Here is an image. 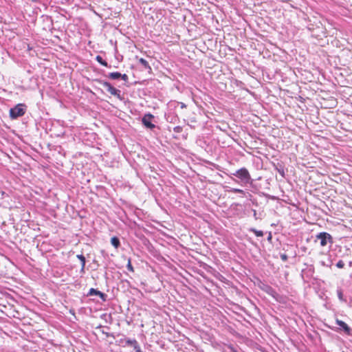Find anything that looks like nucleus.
Here are the masks:
<instances>
[{"label": "nucleus", "instance_id": "nucleus-1", "mask_svg": "<svg viewBox=\"0 0 352 352\" xmlns=\"http://www.w3.org/2000/svg\"><path fill=\"white\" fill-rule=\"evenodd\" d=\"M232 175L239 178L243 184H248L251 182V176L248 170L243 167L232 173Z\"/></svg>", "mask_w": 352, "mask_h": 352}, {"label": "nucleus", "instance_id": "nucleus-2", "mask_svg": "<svg viewBox=\"0 0 352 352\" xmlns=\"http://www.w3.org/2000/svg\"><path fill=\"white\" fill-rule=\"evenodd\" d=\"M25 113L24 105L23 104H18L14 107L10 109V116L12 119H16L19 117L23 116Z\"/></svg>", "mask_w": 352, "mask_h": 352}, {"label": "nucleus", "instance_id": "nucleus-3", "mask_svg": "<svg viewBox=\"0 0 352 352\" xmlns=\"http://www.w3.org/2000/svg\"><path fill=\"white\" fill-rule=\"evenodd\" d=\"M316 239L320 240V244L322 247H324L328 243H333V238L331 235L327 232H322L316 235Z\"/></svg>", "mask_w": 352, "mask_h": 352}, {"label": "nucleus", "instance_id": "nucleus-4", "mask_svg": "<svg viewBox=\"0 0 352 352\" xmlns=\"http://www.w3.org/2000/svg\"><path fill=\"white\" fill-rule=\"evenodd\" d=\"M103 87H104L111 95L117 97L119 99H121V91L119 89H117L114 87H113L110 82L104 81L102 82Z\"/></svg>", "mask_w": 352, "mask_h": 352}, {"label": "nucleus", "instance_id": "nucleus-5", "mask_svg": "<svg viewBox=\"0 0 352 352\" xmlns=\"http://www.w3.org/2000/svg\"><path fill=\"white\" fill-rule=\"evenodd\" d=\"M154 116L151 113L145 114L142 119V122L146 128L153 129L155 127V125L151 122Z\"/></svg>", "mask_w": 352, "mask_h": 352}, {"label": "nucleus", "instance_id": "nucleus-6", "mask_svg": "<svg viewBox=\"0 0 352 352\" xmlns=\"http://www.w3.org/2000/svg\"><path fill=\"white\" fill-rule=\"evenodd\" d=\"M336 323L340 327L342 330H343V331L346 335H351V329L348 326V324L346 322L339 319H336Z\"/></svg>", "mask_w": 352, "mask_h": 352}, {"label": "nucleus", "instance_id": "nucleus-7", "mask_svg": "<svg viewBox=\"0 0 352 352\" xmlns=\"http://www.w3.org/2000/svg\"><path fill=\"white\" fill-rule=\"evenodd\" d=\"M132 342H138V341L135 339H131V338H123V339H120L119 340L120 344H121L123 347L131 346L134 349L133 344H130L131 342L132 343Z\"/></svg>", "mask_w": 352, "mask_h": 352}, {"label": "nucleus", "instance_id": "nucleus-8", "mask_svg": "<svg viewBox=\"0 0 352 352\" xmlns=\"http://www.w3.org/2000/svg\"><path fill=\"white\" fill-rule=\"evenodd\" d=\"M89 296H98L104 301L106 300V294L96 289L91 288L88 292Z\"/></svg>", "mask_w": 352, "mask_h": 352}, {"label": "nucleus", "instance_id": "nucleus-9", "mask_svg": "<svg viewBox=\"0 0 352 352\" xmlns=\"http://www.w3.org/2000/svg\"><path fill=\"white\" fill-rule=\"evenodd\" d=\"M139 63L144 67L145 69L151 70V67L149 65L148 61L143 58L139 59Z\"/></svg>", "mask_w": 352, "mask_h": 352}, {"label": "nucleus", "instance_id": "nucleus-10", "mask_svg": "<svg viewBox=\"0 0 352 352\" xmlns=\"http://www.w3.org/2000/svg\"><path fill=\"white\" fill-rule=\"evenodd\" d=\"M121 74L118 72H111L109 74L108 77L113 80H117L120 78Z\"/></svg>", "mask_w": 352, "mask_h": 352}, {"label": "nucleus", "instance_id": "nucleus-11", "mask_svg": "<svg viewBox=\"0 0 352 352\" xmlns=\"http://www.w3.org/2000/svg\"><path fill=\"white\" fill-rule=\"evenodd\" d=\"M111 243L112 245L114 246L116 248H118L120 245V240L116 236H113L111 238Z\"/></svg>", "mask_w": 352, "mask_h": 352}, {"label": "nucleus", "instance_id": "nucleus-12", "mask_svg": "<svg viewBox=\"0 0 352 352\" xmlns=\"http://www.w3.org/2000/svg\"><path fill=\"white\" fill-rule=\"evenodd\" d=\"M275 169L281 175V177H285V169H284V167L282 165L276 166Z\"/></svg>", "mask_w": 352, "mask_h": 352}, {"label": "nucleus", "instance_id": "nucleus-13", "mask_svg": "<svg viewBox=\"0 0 352 352\" xmlns=\"http://www.w3.org/2000/svg\"><path fill=\"white\" fill-rule=\"evenodd\" d=\"M96 60L102 65L104 66V67H108L109 65H108V63L107 61L104 60L103 58H102V56L98 55L96 56Z\"/></svg>", "mask_w": 352, "mask_h": 352}, {"label": "nucleus", "instance_id": "nucleus-14", "mask_svg": "<svg viewBox=\"0 0 352 352\" xmlns=\"http://www.w3.org/2000/svg\"><path fill=\"white\" fill-rule=\"evenodd\" d=\"M249 231L251 232H253L256 236H263V232L261 230H257L256 229L254 228H251L249 229Z\"/></svg>", "mask_w": 352, "mask_h": 352}, {"label": "nucleus", "instance_id": "nucleus-15", "mask_svg": "<svg viewBox=\"0 0 352 352\" xmlns=\"http://www.w3.org/2000/svg\"><path fill=\"white\" fill-rule=\"evenodd\" d=\"M337 295L340 301H342V302L346 301V299L344 298L342 290L341 289H338L337 290Z\"/></svg>", "mask_w": 352, "mask_h": 352}, {"label": "nucleus", "instance_id": "nucleus-16", "mask_svg": "<svg viewBox=\"0 0 352 352\" xmlns=\"http://www.w3.org/2000/svg\"><path fill=\"white\" fill-rule=\"evenodd\" d=\"M228 192H234V193L237 192V193H241V194L245 193L243 190H241L239 188H231L230 190H228Z\"/></svg>", "mask_w": 352, "mask_h": 352}, {"label": "nucleus", "instance_id": "nucleus-17", "mask_svg": "<svg viewBox=\"0 0 352 352\" xmlns=\"http://www.w3.org/2000/svg\"><path fill=\"white\" fill-rule=\"evenodd\" d=\"M76 257L80 260L81 265H85L86 259L85 257L82 254H78Z\"/></svg>", "mask_w": 352, "mask_h": 352}, {"label": "nucleus", "instance_id": "nucleus-18", "mask_svg": "<svg viewBox=\"0 0 352 352\" xmlns=\"http://www.w3.org/2000/svg\"><path fill=\"white\" fill-rule=\"evenodd\" d=\"M336 267L338 268H343L344 267V263L342 260H340L336 263Z\"/></svg>", "mask_w": 352, "mask_h": 352}, {"label": "nucleus", "instance_id": "nucleus-19", "mask_svg": "<svg viewBox=\"0 0 352 352\" xmlns=\"http://www.w3.org/2000/svg\"><path fill=\"white\" fill-rule=\"evenodd\" d=\"M126 267H127V270L129 271L133 272V266H132V265L131 263V261L130 260H129V262L127 263Z\"/></svg>", "mask_w": 352, "mask_h": 352}, {"label": "nucleus", "instance_id": "nucleus-20", "mask_svg": "<svg viewBox=\"0 0 352 352\" xmlns=\"http://www.w3.org/2000/svg\"><path fill=\"white\" fill-rule=\"evenodd\" d=\"M120 78H121L124 81H125V82H126V81L128 80V79H129L128 76H127L126 74H121V76H120Z\"/></svg>", "mask_w": 352, "mask_h": 352}, {"label": "nucleus", "instance_id": "nucleus-21", "mask_svg": "<svg viewBox=\"0 0 352 352\" xmlns=\"http://www.w3.org/2000/svg\"><path fill=\"white\" fill-rule=\"evenodd\" d=\"M175 102L177 103L178 105H180L182 109L186 107V105L184 102Z\"/></svg>", "mask_w": 352, "mask_h": 352}, {"label": "nucleus", "instance_id": "nucleus-22", "mask_svg": "<svg viewBox=\"0 0 352 352\" xmlns=\"http://www.w3.org/2000/svg\"><path fill=\"white\" fill-rule=\"evenodd\" d=\"M281 259L284 261H287V256L285 254L281 255Z\"/></svg>", "mask_w": 352, "mask_h": 352}, {"label": "nucleus", "instance_id": "nucleus-23", "mask_svg": "<svg viewBox=\"0 0 352 352\" xmlns=\"http://www.w3.org/2000/svg\"><path fill=\"white\" fill-rule=\"evenodd\" d=\"M85 265H83V264L81 265V269H80V272L81 273H84L85 272Z\"/></svg>", "mask_w": 352, "mask_h": 352}, {"label": "nucleus", "instance_id": "nucleus-24", "mask_svg": "<svg viewBox=\"0 0 352 352\" xmlns=\"http://www.w3.org/2000/svg\"><path fill=\"white\" fill-rule=\"evenodd\" d=\"M271 239H272V234H271V232H270V233H269V236H268V237H267V240H268V241H271Z\"/></svg>", "mask_w": 352, "mask_h": 352}]
</instances>
